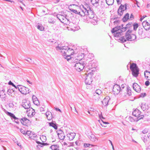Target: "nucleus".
<instances>
[{"mask_svg":"<svg viewBox=\"0 0 150 150\" xmlns=\"http://www.w3.org/2000/svg\"><path fill=\"white\" fill-rule=\"evenodd\" d=\"M132 26L133 27V28H137L138 27V24L137 23L133 24L132 23H129L126 25V27H123L122 26V28H129Z\"/></svg>","mask_w":150,"mask_h":150,"instance_id":"13","label":"nucleus"},{"mask_svg":"<svg viewBox=\"0 0 150 150\" xmlns=\"http://www.w3.org/2000/svg\"><path fill=\"white\" fill-rule=\"evenodd\" d=\"M1 108H2V109L6 114V115L9 116L11 115V114L12 113L11 112H9L7 111V110H5V109H4V108H3L2 105H1Z\"/></svg>","mask_w":150,"mask_h":150,"instance_id":"38","label":"nucleus"},{"mask_svg":"<svg viewBox=\"0 0 150 150\" xmlns=\"http://www.w3.org/2000/svg\"><path fill=\"white\" fill-rule=\"evenodd\" d=\"M129 14L128 13H127L122 18V20L124 22H125L127 21L129 19Z\"/></svg>","mask_w":150,"mask_h":150,"instance_id":"30","label":"nucleus"},{"mask_svg":"<svg viewBox=\"0 0 150 150\" xmlns=\"http://www.w3.org/2000/svg\"><path fill=\"white\" fill-rule=\"evenodd\" d=\"M121 88L120 86L116 84L113 86L112 91L115 93L117 94L121 92Z\"/></svg>","mask_w":150,"mask_h":150,"instance_id":"9","label":"nucleus"},{"mask_svg":"<svg viewBox=\"0 0 150 150\" xmlns=\"http://www.w3.org/2000/svg\"><path fill=\"white\" fill-rule=\"evenodd\" d=\"M9 117L11 118V119L13 120V121L16 123L17 124H19V122L18 120H20V119H19L18 117H16L15 115L13 113H12Z\"/></svg>","mask_w":150,"mask_h":150,"instance_id":"11","label":"nucleus"},{"mask_svg":"<svg viewBox=\"0 0 150 150\" xmlns=\"http://www.w3.org/2000/svg\"><path fill=\"white\" fill-rule=\"evenodd\" d=\"M35 25L37 28H44L42 24L40 23H35Z\"/></svg>","mask_w":150,"mask_h":150,"instance_id":"37","label":"nucleus"},{"mask_svg":"<svg viewBox=\"0 0 150 150\" xmlns=\"http://www.w3.org/2000/svg\"><path fill=\"white\" fill-rule=\"evenodd\" d=\"M127 93L129 96H130L132 95L131 90L130 87L128 86L127 87Z\"/></svg>","mask_w":150,"mask_h":150,"instance_id":"34","label":"nucleus"},{"mask_svg":"<svg viewBox=\"0 0 150 150\" xmlns=\"http://www.w3.org/2000/svg\"><path fill=\"white\" fill-rule=\"evenodd\" d=\"M56 132L57 133V135H58V137H60V136H59L60 135V134H62V132H64L62 130L60 129L57 131H56Z\"/></svg>","mask_w":150,"mask_h":150,"instance_id":"49","label":"nucleus"},{"mask_svg":"<svg viewBox=\"0 0 150 150\" xmlns=\"http://www.w3.org/2000/svg\"><path fill=\"white\" fill-rule=\"evenodd\" d=\"M74 53V51H73L72 53H71V54L70 55H67L66 54V52H64V53L63 54V56H65L64 58L67 59L68 61H69L70 60H71L72 59L70 55H73Z\"/></svg>","mask_w":150,"mask_h":150,"instance_id":"17","label":"nucleus"},{"mask_svg":"<svg viewBox=\"0 0 150 150\" xmlns=\"http://www.w3.org/2000/svg\"><path fill=\"white\" fill-rule=\"evenodd\" d=\"M1 108H2V109L6 114V115L9 116L11 115V114L12 113L11 112H9L7 111V110H5V109H4V108H3L2 105H1Z\"/></svg>","mask_w":150,"mask_h":150,"instance_id":"40","label":"nucleus"},{"mask_svg":"<svg viewBox=\"0 0 150 150\" xmlns=\"http://www.w3.org/2000/svg\"><path fill=\"white\" fill-rule=\"evenodd\" d=\"M49 126L50 127H53L55 130L58 129V125L56 123H54L53 122H50L48 123Z\"/></svg>","mask_w":150,"mask_h":150,"instance_id":"25","label":"nucleus"},{"mask_svg":"<svg viewBox=\"0 0 150 150\" xmlns=\"http://www.w3.org/2000/svg\"><path fill=\"white\" fill-rule=\"evenodd\" d=\"M77 59L79 60V61H86L85 59H83L84 57V53H79L78 54L77 56Z\"/></svg>","mask_w":150,"mask_h":150,"instance_id":"18","label":"nucleus"},{"mask_svg":"<svg viewBox=\"0 0 150 150\" xmlns=\"http://www.w3.org/2000/svg\"><path fill=\"white\" fill-rule=\"evenodd\" d=\"M91 22L94 25H96L97 23V21H96V20L93 19L91 20Z\"/></svg>","mask_w":150,"mask_h":150,"instance_id":"62","label":"nucleus"},{"mask_svg":"<svg viewBox=\"0 0 150 150\" xmlns=\"http://www.w3.org/2000/svg\"><path fill=\"white\" fill-rule=\"evenodd\" d=\"M7 93L8 95H11V96H12V94L13 93V92H12V91L11 89V88H10L9 89H8Z\"/></svg>","mask_w":150,"mask_h":150,"instance_id":"53","label":"nucleus"},{"mask_svg":"<svg viewBox=\"0 0 150 150\" xmlns=\"http://www.w3.org/2000/svg\"><path fill=\"white\" fill-rule=\"evenodd\" d=\"M129 120L131 122H137V121L136 120V118L134 119V118L130 116L129 117Z\"/></svg>","mask_w":150,"mask_h":150,"instance_id":"46","label":"nucleus"},{"mask_svg":"<svg viewBox=\"0 0 150 150\" xmlns=\"http://www.w3.org/2000/svg\"><path fill=\"white\" fill-rule=\"evenodd\" d=\"M107 4L108 5H112L114 3V0H106Z\"/></svg>","mask_w":150,"mask_h":150,"instance_id":"36","label":"nucleus"},{"mask_svg":"<svg viewBox=\"0 0 150 150\" xmlns=\"http://www.w3.org/2000/svg\"><path fill=\"white\" fill-rule=\"evenodd\" d=\"M59 136L60 137H58V138L61 140L64 139L65 137V135L64 132H62V134H60Z\"/></svg>","mask_w":150,"mask_h":150,"instance_id":"41","label":"nucleus"},{"mask_svg":"<svg viewBox=\"0 0 150 150\" xmlns=\"http://www.w3.org/2000/svg\"><path fill=\"white\" fill-rule=\"evenodd\" d=\"M146 93H142L140 95V97L143 98L146 96Z\"/></svg>","mask_w":150,"mask_h":150,"instance_id":"58","label":"nucleus"},{"mask_svg":"<svg viewBox=\"0 0 150 150\" xmlns=\"http://www.w3.org/2000/svg\"><path fill=\"white\" fill-rule=\"evenodd\" d=\"M20 121L23 125L25 126H27L26 124L29 123L30 122L29 120L25 117L20 119Z\"/></svg>","mask_w":150,"mask_h":150,"instance_id":"14","label":"nucleus"},{"mask_svg":"<svg viewBox=\"0 0 150 150\" xmlns=\"http://www.w3.org/2000/svg\"><path fill=\"white\" fill-rule=\"evenodd\" d=\"M149 25V24L146 21H144L142 23V25L144 28H145V27L146 26V25L148 26L147 28H150Z\"/></svg>","mask_w":150,"mask_h":150,"instance_id":"35","label":"nucleus"},{"mask_svg":"<svg viewBox=\"0 0 150 150\" xmlns=\"http://www.w3.org/2000/svg\"><path fill=\"white\" fill-rule=\"evenodd\" d=\"M33 103L36 105H38L39 104V102L38 99L36 100L33 101Z\"/></svg>","mask_w":150,"mask_h":150,"instance_id":"55","label":"nucleus"},{"mask_svg":"<svg viewBox=\"0 0 150 150\" xmlns=\"http://www.w3.org/2000/svg\"><path fill=\"white\" fill-rule=\"evenodd\" d=\"M83 6L84 8V9L81 10V12H83V14H82V15H83L84 16L85 15H86V12H87V11H88V8H86L84 7Z\"/></svg>","mask_w":150,"mask_h":150,"instance_id":"43","label":"nucleus"},{"mask_svg":"<svg viewBox=\"0 0 150 150\" xmlns=\"http://www.w3.org/2000/svg\"><path fill=\"white\" fill-rule=\"evenodd\" d=\"M91 145V144L85 143L84 144L83 146L84 147H89Z\"/></svg>","mask_w":150,"mask_h":150,"instance_id":"63","label":"nucleus"},{"mask_svg":"<svg viewBox=\"0 0 150 150\" xmlns=\"http://www.w3.org/2000/svg\"><path fill=\"white\" fill-rule=\"evenodd\" d=\"M127 29H112L111 32L114 33V37L115 39L120 37L123 35V32H125Z\"/></svg>","mask_w":150,"mask_h":150,"instance_id":"2","label":"nucleus"},{"mask_svg":"<svg viewBox=\"0 0 150 150\" xmlns=\"http://www.w3.org/2000/svg\"><path fill=\"white\" fill-rule=\"evenodd\" d=\"M148 129L145 128L142 131V132L144 134H145L147 133L148 132Z\"/></svg>","mask_w":150,"mask_h":150,"instance_id":"59","label":"nucleus"},{"mask_svg":"<svg viewBox=\"0 0 150 150\" xmlns=\"http://www.w3.org/2000/svg\"><path fill=\"white\" fill-rule=\"evenodd\" d=\"M65 16H64L60 14H58L57 15V18L62 23H64V21H66V20L68 21V19L66 17L67 15H65Z\"/></svg>","mask_w":150,"mask_h":150,"instance_id":"10","label":"nucleus"},{"mask_svg":"<svg viewBox=\"0 0 150 150\" xmlns=\"http://www.w3.org/2000/svg\"><path fill=\"white\" fill-rule=\"evenodd\" d=\"M139 69L137 64L135 63H133L131 64L130 66V69L131 71L132 70H135L136 69Z\"/></svg>","mask_w":150,"mask_h":150,"instance_id":"23","label":"nucleus"},{"mask_svg":"<svg viewBox=\"0 0 150 150\" xmlns=\"http://www.w3.org/2000/svg\"><path fill=\"white\" fill-rule=\"evenodd\" d=\"M141 107L143 111H144L146 109H148V105L145 103H142L141 105Z\"/></svg>","mask_w":150,"mask_h":150,"instance_id":"27","label":"nucleus"},{"mask_svg":"<svg viewBox=\"0 0 150 150\" xmlns=\"http://www.w3.org/2000/svg\"><path fill=\"white\" fill-rule=\"evenodd\" d=\"M55 22L54 20L50 19L48 20V23L50 24H54Z\"/></svg>","mask_w":150,"mask_h":150,"instance_id":"61","label":"nucleus"},{"mask_svg":"<svg viewBox=\"0 0 150 150\" xmlns=\"http://www.w3.org/2000/svg\"><path fill=\"white\" fill-rule=\"evenodd\" d=\"M87 62V70L92 69V68H95L97 67V61L95 60H93L91 61L88 60Z\"/></svg>","mask_w":150,"mask_h":150,"instance_id":"3","label":"nucleus"},{"mask_svg":"<svg viewBox=\"0 0 150 150\" xmlns=\"http://www.w3.org/2000/svg\"><path fill=\"white\" fill-rule=\"evenodd\" d=\"M18 86H19L18 90L22 94L26 95L29 93V89L28 88L21 85H18Z\"/></svg>","mask_w":150,"mask_h":150,"instance_id":"6","label":"nucleus"},{"mask_svg":"<svg viewBox=\"0 0 150 150\" xmlns=\"http://www.w3.org/2000/svg\"><path fill=\"white\" fill-rule=\"evenodd\" d=\"M8 84L9 85H11L13 86L16 89H18L19 86H18V85L16 86L11 81H10L8 82Z\"/></svg>","mask_w":150,"mask_h":150,"instance_id":"33","label":"nucleus"},{"mask_svg":"<svg viewBox=\"0 0 150 150\" xmlns=\"http://www.w3.org/2000/svg\"><path fill=\"white\" fill-rule=\"evenodd\" d=\"M88 62V59L86 61H79L78 63L74 64V66L76 70L79 72L81 71L83 69L88 71L87 67L88 66L87 64Z\"/></svg>","mask_w":150,"mask_h":150,"instance_id":"1","label":"nucleus"},{"mask_svg":"<svg viewBox=\"0 0 150 150\" xmlns=\"http://www.w3.org/2000/svg\"><path fill=\"white\" fill-rule=\"evenodd\" d=\"M141 113V112L137 109H135L132 112V115L133 116L138 117V116L140 115Z\"/></svg>","mask_w":150,"mask_h":150,"instance_id":"21","label":"nucleus"},{"mask_svg":"<svg viewBox=\"0 0 150 150\" xmlns=\"http://www.w3.org/2000/svg\"><path fill=\"white\" fill-rule=\"evenodd\" d=\"M126 38V39L125 38V37L124 36H122L120 37V38L118 39V40L120 41H119V42H121L122 43L125 42L127 41V38L128 36H125Z\"/></svg>","mask_w":150,"mask_h":150,"instance_id":"26","label":"nucleus"},{"mask_svg":"<svg viewBox=\"0 0 150 150\" xmlns=\"http://www.w3.org/2000/svg\"><path fill=\"white\" fill-rule=\"evenodd\" d=\"M124 6L122 4H121L119 8V11H120V10H125V9H124Z\"/></svg>","mask_w":150,"mask_h":150,"instance_id":"57","label":"nucleus"},{"mask_svg":"<svg viewBox=\"0 0 150 150\" xmlns=\"http://www.w3.org/2000/svg\"><path fill=\"white\" fill-rule=\"evenodd\" d=\"M41 146H43L48 145H49V144L47 143H44L43 142L41 143Z\"/></svg>","mask_w":150,"mask_h":150,"instance_id":"64","label":"nucleus"},{"mask_svg":"<svg viewBox=\"0 0 150 150\" xmlns=\"http://www.w3.org/2000/svg\"><path fill=\"white\" fill-rule=\"evenodd\" d=\"M86 15L90 18H93L94 17V13L92 9L89 7H88V11L86 12Z\"/></svg>","mask_w":150,"mask_h":150,"instance_id":"7","label":"nucleus"},{"mask_svg":"<svg viewBox=\"0 0 150 150\" xmlns=\"http://www.w3.org/2000/svg\"><path fill=\"white\" fill-rule=\"evenodd\" d=\"M54 145V147H52V150H59V146L57 145Z\"/></svg>","mask_w":150,"mask_h":150,"instance_id":"48","label":"nucleus"},{"mask_svg":"<svg viewBox=\"0 0 150 150\" xmlns=\"http://www.w3.org/2000/svg\"><path fill=\"white\" fill-rule=\"evenodd\" d=\"M132 87L133 89L136 92L139 93L141 91V87L137 83H133Z\"/></svg>","mask_w":150,"mask_h":150,"instance_id":"12","label":"nucleus"},{"mask_svg":"<svg viewBox=\"0 0 150 150\" xmlns=\"http://www.w3.org/2000/svg\"><path fill=\"white\" fill-rule=\"evenodd\" d=\"M1 108H2V109L6 114V115L9 116L11 115V114L12 113L11 112H9L7 111V110H5V109H4V108H3L2 105H1Z\"/></svg>","mask_w":150,"mask_h":150,"instance_id":"39","label":"nucleus"},{"mask_svg":"<svg viewBox=\"0 0 150 150\" xmlns=\"http://www.w3.org/2000/svg\"><path fill=\"white\" fill-rule=\"evenodd\" d=\"M145 29H139L138 33L142 38L145 37V34H144V32H145V31H146Z\"/></svg>","mask_w":150,"mask_h":150,"instance_id":"16","label":"nucleus"},{"mask_svg":"<svg viewBox=\"0 0 150 150\" xmlns=\"http://www.w3.org/2000/svg\"><path fill=\"white\" fill-rule=\"evenodd\" d=\"M147 137H146L145 135H144V136H143V137L141 138L143 142L145 143H146L147 142Z\"/></svg>","mask_w":150,"mask_h":150,"instance_id":"47","label":"nucleus"},{"mask_svg":"<svg viewBox=\"0 0 150 150\" xmlns=\"http://www.w3.org/2000/svg\"><path fill=\"white\" fill-rule=\"evenodd\" d=\"M139 69H137L134 70H132V74L133 76L134 77H137L139 74Z\"/></svg>","mask_w":150,"mask_h":150,"instance_id":"22","label":"nucleus"},{"mask_svg":"<svg viewBox=\"0 0 150 150\" xmlns=\"http://www.w3.org/2000/svg\"><path fill=\"white\" fill-rule=\"evenodd\" d=\"M144 76L146 80H150V71L146 70L144 72Z\"/></svg>","mask_w":150,"mask_h":150,"instance_id":"20","label":"nucleus"},{"mask_svg":"<svg viewBox=\"0 0 150 150\" xmlns=\"http://www.w3.org/2000/svg\"><path fill=\"white\" fill-rule=\"evenodd\" d=\"M99 95L97 94L96 93H94L93 96V99L95 100L96 101H98L100 98Z\"/></svg>","mask_w":150,"mask_h":150,"instance_id":"32","label":"nucleus"},{"mask_svg":"<svg viewBox=\"0 0 150 150\" xmlns=\"http://www.w3.org/2000/svg\"><path fill=\"white\" fill-rule=\"evenodd\" d=\"M110 99V98L109 96H106L103 100V101H101V102L103 105H104V106H108Z\"/></svg>","mask_w":150,"mask_h":150,"instance_id":"15","label":"nucleus"},{"mask_svg":"<svg viewBox=\"0 0 150 150\" xmlns=\"http://www.w3.org/2000/svg\"><path fill=\"white\" fill-rule=\"evenodd\" d=\"M71 60V63H78L79 61V60L77 58H73Z\"/></svg>","mask_w":150,"mask_h":150,"instance_id":"44","label":"nucleus"},{"mask_svg":"<svg viewBox=\"0 0 150 150\" xmlns=\"http://www.w3.org/2000/svg\"><path fill=\"white\" fill-rule=\"evenodd\" d=\"M94 55L93 54H89L87 57V58L90 59H92L94 57Z\"/></svg>","mask_w":150,"mask_h":150,"instance_id":"52","label":"nucleus"},{"mask_svg":"<svg viewBox=\"0 0 150 150\" xmlns=\"http://www.w3.org/2000/svg\"><path fill=\"white\" fill-rule=\"evenodd\" d=\"M63 47L64 46L59 47V46H58L56 47V49L57 50H62L61 51V52L63 53L64 51H62L63 50Z\"/></svg>","mask_w":150,"mask_h":150,"instance_id":"42","label":"nucleus"},{"mask_svg":"<svg viewBox=\"0 0 150 150\" xmlns=\"http://www.w3.org/2000/svg\"><path fill=\"white\" fill-rule=\"evenodd\" d=\"M93 75V72H89L85 77V83L86 85H90L93 81L92 76Z\"/></svg>","mask_w":150,"mask_h":150,"instance_id":"5","label":"nucleus"},{"mask_svg":"<svg viewBox=\"0 0 150 150\" xmlns=\"http://www.w3.org/2000/svg\"><path fill=\"white\" fill-rule=\"evenodd\" d=\"M67 49H68V50H67L68 51H71V50H73V51H74V50L72 49L69 48L68 46H64L63 50H67Z\"/></svg>","mask_w":150,"mask_h":150,"instance_id":"51","label":"nucleus"},{"mask_svg":"<svg viewBox=\"0 0 150 150\" xmlns=\"http://www.w3.org/2000/svg\"><path fill=\"white\" fill-rule=\"evenodd\" d=\"M146 31H145V32H144L145 33H144V34H145V36L147 35L148 34H149V29H145Z\"/></svg>","mask_w":150,"mask_h":150,"instance_id":"60","label":"nucleus"},{"mask_svg":"<svg viewBox=\"0 0 150 150\" xmlns=\"http://www.w3.org/2000/svg\"><path fill=\"white\" fill-rule=\"evenodd\" d=\"M23 102L22 104V106L25 109L31 108L30 103V101H27L26 100H23Z\"/></svg>","mask_w":150,"mask_h":150,"instance_id":"8","label":"nucleus"},{"mask_svg":"<svg viewBox=\"0 0 150 150\" xmlns=\"http://www.w3.org/2000/svg\"><path fill=\"white\" fill-rule=\"evenodd\" d=\"M144 117V116L143 115H139L137 117H136V121H138L139 120L142 119Z\"/></svg>","mask_w":150,"mask_h":150,"instance_id":"45","label":"nucleus"},{"mask_svg":"<svg viewBox=\"0 0 150 150\" xmlns=\"http://www.w3.org/2000/svg\"><path fill=\"white\" fill-rule=\"evenodd\" d=\"M90 134H91L90 136V139L93 142H95L97 140L96 138L94 135L92 134V132H90Z\"/></svg>","mask_w":150,"mask_h":150,"instance_id":"29","label":"nucleus"},{"mask_svg":"<svg viewBox=\"0 0 150 150\" xmlns=\"http://www.w3.org/2000/svg\"><path fill=\"white\" fill-rule=\"evenodd\" d=\"M132 31V30L129 29L126 33L125 36H128L127 39V41H132L136 39V36L135 35L131 34Z\"/></svg>","mask_w":150,"mask_h":150,"instance_id":"4","label":"nucleus"},{"mask_svg":"<svg viewBox=\"0 0 150 150\" xmlns=\"http://www.w3.org/2000/svg\"><path fill=\"white\" fill-rule=\"evenodd\" d=\"M30 109H32V110L31 111L30 110V109L29 110H27V112H28V111L29 112L28 114V116L30 117L34 116L35 113V110L33 109L32 108H31Z\"/></svg>","mask_w":150,"mask_h":150,"instance_id":"19","label":"nucleus"},{"mask_svg":"<svg viewBox=\"0 0 150 150\" xmlns=\"http://www.w3.org/2000/svg\"><path fill=\"white\" fill-rule=\"evenodd\" d=\"M124 11V10H120V11H119V9L117 11V13L118 15L120 16H121L123 14V13Z\"/></svg>","mask_w":150,"mask_h":150,"instance_id":"50","label":"nucleus"},{"mask_svg":"<svg viewBox=\"0 0 150 150\" xmlns=\"http://www.w3.org/2000/svg\"><path fill=\"white\" fill-rule=\"evenodd\" d=\"M99 0H91V1L92 5L97 7L99 6L98 3Z\"/></svg>","mask_w":150,"mask_h":150,"instance_id":"28","label":"nucleus"},{"mask_svg":"<svg viewBox=\"0 0 150 150\" xmlns=\"http://www.w3.org/2000/svg\"><path fill=\"white\" fill-rule=\"evenodd\" d=\"M72 5L73 6L75 5V4H72ZM71 6L72 5H71L69 6V10L71 12H72L73 13H75L76 14H77L78 13V11H77L76 10L72 8H71Z\"/></svg>","mask_w":150,"mask_h":150,"instance_id":"31","label":"nucleus"},{"mask_svg":"<svg viewBox=\"0 0 150 150\" xmlns=\"http://www.w3.org/2000/svg\"><path fill=\"white\" fill-rule=\"evenodd\" d=\"M75 135L76 134L75 133H71L67 135V137L69 138L70 141L72 140L74 138Z\"/></svg>","mask_w":150,"mask_h":150,"instance_id":"24","label":"nucleus"},{"mask_svg":"<svg viewBox=\"0 0 150 150\" xmlns=\"http://www.w3.org/2000/svg\"><path fill=\"white\" fill-rule=\"evenodd\" d=\"M40 139L43 142H45L46 139V137L43 136H42L41 137H40Z\"/></svg>","mask_w":150,"mask_h":150,"instance_id":"54","label":"nucleus"},{"mask_svg":"<svg viewBox=\"0 0 150 150\" xmlns=\"http://www.w3.org/2000/svg\"><path fill=\"white\" fill-rule=\"evenodd\" d=\"M96 93V94H97L98 95H100V94L101 93V90H100L99 89H97L95 93Z\"/></svg>","mask_w":150,"mask_h":150,"instance_id":"56","label":"nucleus"}]
</instances>
